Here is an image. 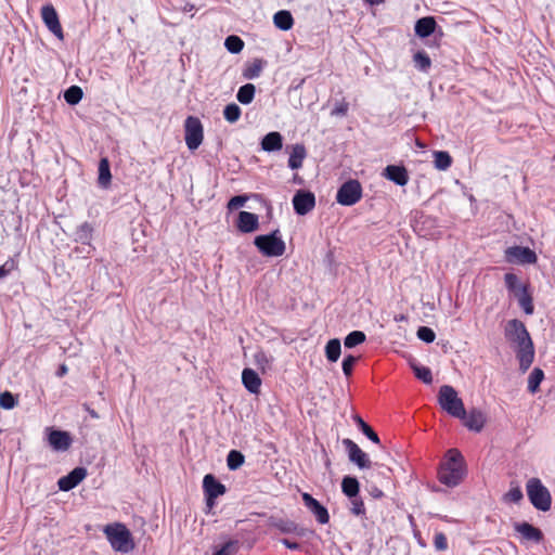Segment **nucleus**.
Segmentation results:
<instances>
[{"label":"nucleus","instance_id":"nucleus-1","mask_svg":"<svg viewBox=\"0 0 555 555\" xmlns=\"http://www.w3.org/2000/svg\"><path fill=\"white\" fill-rule=\"evenodd\" d=\"M505 337L516 345V357L519 361V369L526 372L534 360V346L525 324L517 320H509L505 326Z\"/></svg>","mask_w":555,"mask_h":555},{"label":"nucleus","instance_id":"nucleus-2","mask_svg":"<svg viewBox=\"0 0 555 555\" xmlns=\"http://www.w3.org/2000/svg\"><path fill=\"white\" fill-rule=\"evenodd\" d=\"M466 475L465 461L457 449H450L444 455L438 470V480L448 486L456 487Z\"/></svg>","mask_w":555,"mask_h":555},{"label":"nucleus","instance_id":"nucleus-3","mask_svg":"<svg viewBox=\"0 0 555 555\" xmlns=\"http://www.w3.org/2000/svg\"><path fill=\"white\" fill-rule=\"evenodd\" d=\"M103 532L114 551L129 553L134 548L132 534L122 522L108 524Z\"/></svg>","mask_w":555,"mask_h":555},{"label":"nucleus","instance_id":"nucleus-4","mask_svg":"<svg viewBox=\"0 0 555 555\" xmlns=\"http://www.w3.org/2000/svg\"><path fill=\"white\" fill-rule=\"evenodd\" d=\"M438 403L443 411L453 417H463L465 408L463 400L459 397L456 390L450 385H443L438 392Z\"/></svg>","mask_w":555,"mask_h":555},{"label":"nucleus","instance_id":"nucleus-5","mask_svg":"<svg viewBox=\"0 0 555 555\" xmlns=\"http://www.w3.org/2000/svg\"><path fill=\"white\" fill-rule=\"evenodd\" d=\"M526 490L529 501L537 509L542 512H547L551 509V493L539 478H530L527 481Z\"/></svg>","mask_w":555,"mask_h":555},{"label":"nucleus","instance_id":"nucleus-6","mask_svg":"<svg viewBox=\"0 0 555 555\" xmlns=\"http://www.w3.org/2000/svg\"><path fill=\"white\" fill-rule=\"evenodd\" d=\"M279 230L268 235H259L255 238L256 247L267 257H280L285 253L284 241L278 236Z\"/></svg>","mask_w":555,"mask_h":555},{"label":"nucleus","instance_id":"nucleus-7","mask_svg":"<svg viewBox=\"0 0 555 555\" xmlns=\"http://www.w3.org/2000/svg\"><path fill=\"white\" fill-rule=\"evenodd\" d=\"M184 140L189 150H197L204 140V127L198 117L188 116L184 120Z\"/></svg>","mask_w":555,"mask_h":555},{"label":"nucleus","instance_id":"nucleus-8","mask_svg":"<svg viewBox=\"0 0 555 555\" xmlns=\"http://www.w3.org/2000/svg\"><path fill=\"white\" fill-rule=\"evenodd\" d=\"M362 197V186L358 180H348L343 183L336 194V201L344 206H352Z\"/></svg>","mask_w":555,"mask_h":555},{"label":"nucleus","instance_id":"nucleus-9","mask_svg":"<svg viewBox=\"0 0 555 555\" xmlns=\"http://www.w3.org/2000/svg\"><path fill=\"white\" fill-rule=\"evenodd\" d=\"M203 490L208 508H212L216 504V499L220 495H223L227 491L225 486L211 474H207L204 477Z\"/></svg>","mask_w":555,"mask_h":555},{"label":"nucleus","instance_id":"nucleus-10","mask_svg":"<svg viewBox=\"0 0 555 555\" xmlns=\"http://www.w3.org/2000/svg\"><path fill=\"white\" fill-rule=\"evenodd\" d=\"M505 259L509 263L532 264L537 262L538 257L529 247L513 246L505 250Z\"/></svg>","mask_w":555,"mask_h":555},{"label":"nucleus","instance_id":"nucleus-11","mask_svg":"<svg viewBox=\"0 0 555 555\" xmlns=\"http://www.w3.org/2000/svg\"><path fill=\"white\" fill-rule=\"evenodd\" d=\"M343 444L348 452L349 461L354 463L359 468L364 469L372 466L369 455L354 441L346 438L343 440Z\"/></svg>","mask_w":555,"mask_h":555},{"label":"nucleus","instance_id":"nucleus-12","mask_svg":"<svg viewBox=\"0 0 555 555\" xmlns=\"http://www.w3.org/2000/svg\"><path fill=\"white\" fill-rule=\"evenodd\" d=\"M41 18L47 28L59 39L64 38L62 25L59 20L56 10L52 4H46L41 8Z\"/></svg>","mask_w":555,"mask_h":555},{"label":"nucleus","instance_id":"nucleus-13","mask_svg":"<svg viewBox=\"0 0 555 555\" xmlns=\"http://www.w3.org/2000/svg\"><path fill=\"white\" fill-rule=\"evenodd\" d=\"M294 210L297 215L305 216L315 206V196L310 191L299 190L293 197Z\"/></svg>","mask_w":555,"mask_h":555},{"label":"nucleus","instance_id":"nucleus-14","mask_svg":"<svg viewBox=\"0 0 555 555\" xmlns=\"http://www.w3.org/2000/svg\"><path fill=\"white\" fill-rule=\"evenodd\" d=\"M302 501L309 511L314 515L319 524L325 525L330 521V514L325 506H323L317 499L309 493L302 494Z\"/></svg>","mask_w":555,"mask_h":555},{"label":"nucleus","instance_id":"nucleus-15","mask_svg":"<svg viewBox=\"0 0 555 555\" xmlns=\"http://www.w3.org/2000/svg\"><path fill=\"white\" fill-rule=\"evenodd\" d=\"M87 476L83 467L74 468L68 475L59 479L57 485L62 491H69L78 486Z\"/></svg>","mask_w":555,"mask_h":555},{"label":"nucleus","instance_id":"nucleus-16","mask_svg":"<svg viewBox=\"0 0 555 555\" xmlns=\"http://www.w3.org/2000/svg\"><path fill=\"white\" fill-rule=\"evenodd\" d=\"M459 418L462 420L465 427L477 433L481 431L486 423L483 413L476 409L470 410L468 413L465 411V415Z\"/></svg>","mask_w":555,"mask_h":555},{"label":"nucleus","instance_id":"nucleus-17","mask_svg":"<svg viewBox=\"0 0 555 555\" xmlns=\"http://www.w3.org/2000/svg\"><path fill=\"white\" fill-rule=\"evenodd\" d=\"M237 229L243 233H250L258 229L259 218L256 214L241 211L237 218Z\"/></svg>","mask_w":555,"mask_h":555},{"label":"nucleus","instance_id":"nucleus-18","mask_svg":"<svg viewBox=\"0 0 555 555\" xmlns=\"http://www.w3.org/2000/svg\"><path fill=\"white\" fill-rule=\"evenodd\" d=\"M384 176L400 186H404L409 182V173L403 166L389 165L385 168Z\"/></svg>","mask_w":555,"mask_h":555},{"label":"nucleus","instance_id":"nucleus-19","mask_svg":"<svg viewBox=\"0 0 555 555\" xmlns=\"http://www.w3.org/2000/svg\"><path fill=\"white\" fill-rule=\"evenodd\" d=\"M515 530L522 535L527 541L541 542L543 540V533L539 528H535L529 522H516L514 525Z\"/></svg>","mask_w":555,"mask_h":555},{"label":"nucleus","instance_id":"nucleus-20","mask_svg":"<svg viewBox=\"0 0 555 555\" xmlns=\"http://www.w3.org/2000/svg\"><path fill=\"white\" fill-rule=\"evenodd\" d=\"M49 443L54 450L65 451L70 447L72 439L67 431L51 430L49 434Z\"/></svg>","mask_w":555,"mask_h":555},{"label":"nucleus","instance_id":"nucleus-21","mask_svg":"<svg viewBox=\"0 0 555 555\" xmlns=\"http://www.w3.org/2000/svg\"><path fill=\"white\" fill-rule=\"evenodd\" d=\"M242 383L249 392L255 395L259 393L261 387V378L253 369L243 370Z\"/></svg>","mask_w":555,"mask_h":555},{"label":"nucleus","instance_id":"nucleus-22","mask_svg":"<svg viewBox=\"0 0 555 555\" xmlns=\"http://www.w3.org/2000/svg\"><path fill=\"white\" fill-rule=\"evenodd\" d=\"M518 300V305L526 314H532L534 312L533 298L529 291V285L518 287V292L515 296Z\"/></svg>","mask_w":555,"mask_h":555},{"label":"nucleus","instance_id":"nucleus-23","mask_svg":"<svg viewBox=\"0 0 555 555\" xmlns=\"http://www.w3.org/2000/svg\"><path fill=\"white\" fill-rule=\"evenodd\" d=\"M437 27V23L433 16H425L416 21L414 30L421 38L429 37Z\"/></svg>","mask_w":555,"mask_h":555},{"label":"nucleus","instance_id":"nucleus-24","mask_svg":"<svg viewBox=\"0 0 555 555\" xmlns=\"http://www.w3.org/2000/svg\"><path fill=\"white\" fill-rule=\"evenodd\" d=\"M283 146V137L278 131L266 134L261 140V149L266 152L280 151Z\"/></svg>","mask_w":555,"mask_h":555},{"label":"nucleus","instance_id":"nucleus-25","mask_svg":"<svg viewBox=\"0 0 555 555\" xmlns=\"http://www.w3.org/2000/svg\"><path fill=\"white\" fill-rule=\"evenodd\" d=\"M273 526L282 533L286 534H295L298 537H304L307 533V530L302 527H299L295 521L288 519H280L273 524Z\"/></svg>","mask_w":555,"mask_h":555},{"label":"nucleus","instance_id":"nucleus-26","mask_svg":"<svg viewBox=\"0 0 555 555\" xmlns=\"http://www.w3.org/2000/svg\"><path fill=\"white\" fill-rule=\"evenodd\" d=\"M307 156V151L304 144H295L288 158V167L291 169H299L302 167L304 160Z\"/></svg>","mask_w":555,"mask_h":555},{"label":"nucleus","instance_id":"nucleus-27","mask_svg":"<svg viewBox=\"0 0 555 555\" xmlns=\"http://www.w3.org/2000/svg\"><path fill=\"white\" fill-rule=\"evenodd\" d=\"M273 23L281 30H289L294 25V18L288 11L282 10L274 14Z\"/></svg>","mask_w":555,"mask_h":555},{"label":"nucleus","instance_id":"nucleus-28","mask_svg":"<svg viewBox=\"0 0 555 555\" xmlns=\"http://www.w3.org/2000/svg\"><path fill=\"white\" fill-rule=\"evenodd\" d=\"M341 491L348 496H357L360 491V483L356 477L345 476L341 481Z\"/></svg>","mask_w":555,"mask_h":555},{"label":"nucleus","instance_id":"nucleus-29","mask_svg":"<svg viewBox=\"0 0 555 555\" xmlns=\"http://www.w3.org/2000/svg\"><path fill=\"white\" fill-rule=\"evenodd\" d=\"M266 62L261 59H255L253 62L248 63L244 70L243 77L246 79H255L260 76Z\"/></svg>","mask_w":555,"mask_h":555},{"label":"nucleus","instance_id":"nucleus-30","mask_svg":"<svg viewBox=\"0 0 555 555\" xmlns=\"http://www.w3.org/2000/svg\"><path fill=\"white\" fill-rule=\"evenodd\" d=\"M341 353L340 340L337 338L330 339L325 346V356L330 362H336Z\"/></svg>","mask_w":555,"mask_h":555},{"label":"nucleus","instance_id":"nucleus-31","mask_svg":"<svg viewBox=\"0 0 555 555\" xmlns=\"http://www.w3.org/2000/svg\"><path fill=\"white\" fill-rule=\"evenodd\" d=\"M543 379L544 372L540 367H534L528 377V391L531 393L538 392Z\"/></svg>","mask_w":555,"mask_h":555},{"label":"nucleus","instance_id":"nucleus-32","mask_svg":"<svg viewBox=\"0 0 555 555\" xmlns=\"http://www.w3.org/2000/svg\"><path fill=\"white\" fill-rule=\"evenodd\" d=\"M256 88L253 83L242 86L236 94V99L242 104H249L255 98Z\"/></svg>","mask_w":555,"mask_h":555},{"label":"nucleus","instance_id":"nucleus-33","mask_svg":"<svg viewBox=\"0 0 555 555\" xmlns=\"http://www.w3.org/2000/svg\"><path fill=\"white\" fill-rule=\"evenodd\" d=\"M434 164L438 170H447L452 165V157L446 151L434 152Z\"/></svg>","mask_w":555,"mask_h":555},{"label":"nucleus","instance_id":"nucleus-34","mask_svg":"<svg viewBox=\"0 0 555 555\" xmlns=\"http://www.w3.org/2000/svg\"><path fill=\"white\" fill-rule=\"evenodd\" d=\"M415 376L424 384L430 385L433 383V374L429 367L421 366L415 362L410 363Z\"/></svg>","mask_w":555,"mask_h":555},{"label":"nucleus","instance_id":"nucleus-35","mask_svg":"<svg viewBox=\"0 0 555 555\" xmlns=\"http://www.w3.org/2000/svg\"><path fill=\"white\" fill-rule=\"evenodd\" d=\"M354 422L359 426L360 430L374 443H379V437L378 435L373 430V428L366 424L361 416L356 415L353 417Z\"/></svg>","mask_w":555,"mask_h":555},{"label":"nucleus","instance_id":"nucleus-36","mask_svg":"<svg viewBox=\"0 0 555 555\" xmlns=\"http://www.w3.org/2000/svg\"><path fill=\"white\" fill-rule=\"evenodd\" d=\"M413 62L415 67L422 72H427L431 66V60L425 51L414 53Z\"/></svg>","mask_w":555,"mask_h":555},{"label":"nucleus","instance_id":"nucleus-37","mask_svg":"<svg viewBox=\"0 0 555 555\" xmlns=\"http://www.w3.org/2000/svg\"><path fill=\"white\" fill-rule=\"evenodd\" d=\"M109 163L106 158H102L99 164V183L106 186L111 181Z\"/></svg>","mask_w":555,"mask_h":555},{"label":"nucleus","instance_id":"nucleus-38","mask_svg":"<svg viewBox=\"0 0 555 555\" xmlns=\"http://www.w3.org/2000/svg\"><path fill=\"white\" fill-rule=\"evenodd\" d=\"M366 335L362 331H353L346 336L344 344L346 348H353L364 343Z\"/></svg>","mask_w":555,"mask_h":555},{"label":"nucleus","instance_id":"nucleus-39","mask_svg":"<svg viewBox=\"0 0 555 555\" xmlns=\"http://www.w3.org/2000/svg\"><path fill=\"white\" fill-rule=\"evenodd\" d=\"M244 455L236 450H231L227 456V465L229 469L235 470L240 468L244 463Z\"/></svg>","mask_w":555,"mask_h":555},{"label":"nucleus","instance_id":"nucleus-40","mask_svg":"<svg viewBox=\"0 0 555 555\" xmlns=\"http://www.w3.org/2000/svg\"><path fill=\"white\" fill-rule=\"evenodd\" d=\"M82 95L83 93L80 87L72 86L65 91L64 99L68 104L75 105L80 102Z\"/></svg>","mask_w":555,"mask_h":555},{"label":"nucleus","instance_id":"nucleus-41","mask_svg":"<svg viewBox=\"0 0 555 555\" xmlns=\"http://www.w3.org/2000/svg\"><path fill=\"white\" fill-rule=\"evenodd\" d=\"M224 47L231 53H240L244 48V41L235 35L225 38Z\"/></svg>","mask_w":555,"mask_h":555},{"label":"nucleus","instance_id":"nucleus-42","mask_svg":"<svg viewBox=\"0 0 555 555\" xmlns=\"http://www.w3.org/2000/svg\"><path fill=\"white\" fill-rule=\"evenodd\" d=\"M242 111L235 103L228 104L223 109V116L227 121L233 124L236 122L241 117Z\"/></svg>","mask_w":555,"mask_h":555},{"label":"nucleus","instance_id":"nucleus-43","mask_svg":"<svg viewBox=\"0 0 555 555\" xmlns=\"http://www.w3.org/2000/svg\"><path fill=\"white\" fill-rule=\"evenodd\" d=\"M349 499L351 504L350 512L356 516L365 515V506L363 500L359 495Z\"/></svg>","mask_w":555,"mask_h":555},{"label":"nucleus","instance_id":"nucleus-44","mask_svg":"<svg viewBox=\"0 0 555 555\" xmlns=\"http://www.w3.org/2000/svg\"><path fill=\"white\" fill-rule=\"evenodd\" d=\"M504 282L507 287V289L516 296V293L518 292V287H521L522 285L519 284V280L516 274L514 273H506L504 275Z\"/></svg>","mask_w":555,"mask_h":555},{"label":"nucleus","instance_id":"nucleus-45","mask_svg":"<svg viewBox=\"0 0 555 555\" xmlns=\"http://www.w3.org/2000/svg\"><path fill=\"white\" fill-rule=\"evenodd\" d=\"M238 550V541L230 540L225 542L220 550H218L214 555H233Z\"/></svg>","mask_w":555,"mask_h":555},{"label":"nucleus","instance_id":"nucleus-46","mask_svg":"<svg viewBox=\"0 0 555 555\" xmlns=\"http://www.w3.org/2000/svg\"><path fill=\"white\" fill-rule=\"evenodd\" d=\"M93 228L89 222H83L77 231L79 240L83 243L89 242L92 237Z\"/></svg>","mask_w":555,"mask_h":555},{"label":"nucleus","instance_id":"nucleus-47","mask_svg":"<svg viewBox=\"0 0 555 555\" xmlns=\"http://www.w3.org/2000/svg\"><path fill=\"white\" fill-rule=\"evenodd\" d=\"M16 400L14 396L10 391H4L0 393V406L10 410L16 405Z\"/></svg>","mask_w":555,"mask_h":555},{"label":"nucleus","instance_id":"nucleus-48","mask_svg":"<svg viewBox=\"0 0 555 555\" xmlns=\"http://www.w3.org/2000/svg\"><path fill=\"white\" fill-rule=\"evenodd\" d=\"M416 335L421 340L428 343V344L433 343L436 338L435 332L430 327H427V326L418 327Z\"/></svg>","mask_w":555,"mask_h":555},{"label":"nucleus","instance_id":"nucleus-49","mask_svg":"<svg viewBox=\"0 0 555 555\" xmlns=\"http://www.w3.org/2000/svg\"><path fill=\"white\" fill-rule=\"evenodd\" d=\"M522 498H524L522 491L518 486L511 488L505 493V496H504L505 501L512 502V503H518L522 500Z\"/></svg>","mask_w":555,"mask_h":555},{"label":"nucleus","instance_id":"nucleus-50","mask_svg":"<svg viewBox=\"0 0 555 555\" xmlns=\"http://www.w3.org/2000/svg\"><path fill=\"white\" fill-rule=\"evenodd\" d=\"M433 543L437 551L441 552L448 548V539L443 532H436Z\"/></svg>","mask_w":555,"mask_h":555},{"label":"nucleus","instance_id":"nucleus-51","mask_svg":"<svg viewBox=\"0 0 555 555\" xmlns=\"http://www.w3.org/2000/svg\"><path fill=\"white\" fill-rule=\"evenodd\" d=\"M357 361L358 358L354 356L349 354L345 357L343 361V372L346 376H350L352 374V370Z\"/></svg>","mask_w":555,"mask_h":555},{"label":"nucleus","instance_id":"nucleus-52","mask_svg":"<svg viewBox=\"0 0 555 555\" xmlns=\"http://www.w3.org/2000/svg\"><path fill=\"white\" fill-rule=\"evenodd\" d=\"M248 199V197L246 195H236V196H233L229 202H228V208L230 210H233V209H237L240 207H242L246 201Z\"/></svg>","mask_w":555,"mask_h":555},{"label":"nucleus","instance_id":"nucleus-53","mask_svg":"<svg viewBox=\"0 0 555 555\" xmlns=\"http://www.w3.org/2000/svg\"><path fill=\"white\" fill-rule=\"evenodd\" d=\"M349 109V104L345 100L336 103L335 107L332 111V115L335 116H345L347 115Z\"/></svg>","mask_w":555,"mask_h":555},{"label":"nucleus","instance_id":"nucleus-54","mask_svg":"<svg viewBox=\"0 0 555 555\" xmlns=\"http://www.w3.org/2000/svg\"><path fill=\"white\" fill-rule=\"evenodd\" d=\"M369 493L371 496H373L374 499H380L384 496V492L378 489L376 486H372L370 489H369Z\"/></svg>","mask_w":555,"mask_h":555},{"label":"nucleus","instance_id":"nucleus-55","mask_svg":"<svg viewBox=\"0 0 555 555\" xmlns=\"http://www.w3.org/2000/svg\"><path fill=\"white\" fill-rule=\"evenodd\" d=\"M281 542L283 543V545L291 550H298L300 547L299 543L292 542L288 539H282Z\"/></svg>","mask_w":555,"mask_h":555},{"label":"nucleus","instance_id":"nucleus-56","mask_svg":"<svg viewBox=\"0 0 555 555\" xmlns=\"http://www.w3.org/2000/svg\"><path fill=\"white\" fill-rule=\"evenodd\" d=\"M67 373H68V367H67V365H66V364H64V363H63V364H61V365L59 366V369L56 370V373H55V374H56V376H57V377H63V376H65Z\"/></svg>","mask_w":555,"mask_h":555},{"label":"nucleus","instance_id":"nucleus-57","mask_svg":"<svg viewBox=\"0 0 555 555\" xmlns=\"http://www.w3.org/2000/svg\"><path fill=\"white\" fill-rule=\"evenodd\" d=\"M255 360L258 364H261L262 362L268 363L266 353L260 351L255 354Z\"/></svg>","mask_w":555,"mask_h":555},{"label":"nucleus","instance_id":"nucleus-58","mask_svg":"<svg viewBox=\"0 0 555 555\" xmlns=\"http://www.w3.org/2000/svg\"><path fill=\"white\" fill-rule=\"evenodd\" d=\"M7 264L8 263H4L3 266L0 267V279L7 276L12 269V268H7Z\"/></svg>","mask_w":555,"mask_h":555},{"label":"nucleus","instance_id":"nucleus-59","mask_svg":"<svg viewBox=\"0 0 555 555\" xmlns=\"http://www.w3.org/2000/svg\"><path fill=\"white\" fill-rule=\"evenodd\" d=\"M181 10L183 12H191L192 10H194V4L186 2Z\"/></svg>","mask_w":555,"mask_h":555},{"label":"nucleus","instance_id":"nucleus-60","mask_svg":"<svg viewBox=\"0 0 555 555\" xmlns=\"http://www.w3.org/2000/svg\"><path fill=\"white\" fill-rule=\"evenodd\" d=\"M371 5H378L380 3H384L385 0H365Z\"/></svg>","mask_w":555,"mask_h":555},{"label":"nucleus","instance_id":"nucleus-61","mask_svg":"<svg viewBox=\"0 0 555 555\" xmlns=\"http://www.w3.org/2000/svg\"><path fill=\"white\" fill-rule=\"evenodd\" d=\"M90 415H91L92 417H95V418H96V417H99V416H98V414H96L94 411H90Z\"/></svg>","mask_w":555,"mask_h":555}]
</instances>
